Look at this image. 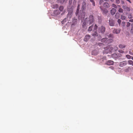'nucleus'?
<instances>
[{"instance_id": "obj_3", "label": "nucleus", "mask_w": 133, "mask_h": 133, "mask_svg": "<svg viewBox=\"0 0 133 133\" xmlns=\"http://www.w3.org/2000/svg\"><path fill=\"white\" fill-rule=\"evenodd\" d=\"M100 8L103 14H106L108 12V10L106 9L103 8L102 6H100Z\"/></svg>"}, {"instance_id": "obj_31", "label": "nucleus", "mask_w": 133, "mask_h": 133, "mask_svg": "<svg viewBox=\"0 0 133 133\" xmlns=\"http://www.w3.org/2000/svg\"><path fill=\"white\" fill-rule=\"evenodd\" d=\"M129 67H128L127 68L124 70V71L125 72H128L129 70Z\"/></svg>"}, {"instance_id": "obj_20", "label": "nucleus", "mask_w": 133, "mask_h": 133, "mask_svg": "<svg viewBox=\"0 0 133 133\" xmlns=\"http://www.w3.org/2000/svg\"><path fill=\"white\" fill-rule=\"evenodd\" d=\"M120 15L119 13H116L115 15V17L118 19Z\"/></svg>"}, {"instance_id": "obj_44", "label": "nucleus", "mask_w": 133, "mask_h": 133, "mask_svg": "<svg viewBox=\"0 0 133 133\" xmlns=\"http://www.w3.org/2000/svg\"><path fill=\"white\" fill-rule=\"evenodd\" d=\"M125 10H126L127 11H130V9L129 8V7H127V8Z\"/></svg>"}, {"instance_id": "obj_39", "label": "nucleus", "mask_w": 133, "mask_h": 133, "mask_svg": "<svg viewBox=\"0 0 133 133\" xmlns=\"http://www.w3.org/2000/svg\"><path fill=\"white\" fill-rule=\"evenodd\" d=\"M117 22L119 24H120L121 22V21L120 19H119L117 21Z\"/></svg>"}, {"instance_id": "obj_1", "label": "nucleus", "mask_w": 133, "mask_h": 133, "mask_svg": "<svg viewBox=\"0 0 133 133\" xmlns=\"http://www.w3.org/2000/svg\"><path fill=\"white\" fill-rule=\"evenodd\" d=\"M87 18L85 19L84 22L83 23V26L84 27L86 24L89 23V24H90L93 23L94 21V18L93 16L92 15H90L89 16L88 22L87 21Z\"/></svg>"}, {"instance_id": "obj_56", "label": "nucleus", "mask_w": 133, "mask_h": 133, "mask_svg": "<svg viewBox=\"0 0 133 133\" xmlns=\"http://www.w3.org/2000/svg\"><path fill=\"white\" fill-rule=\"evenodd\" d=\"M131 11H132V12H133V10H131Z\"/></svg>"}, {"instance_id": "obj_45", "label": "nucleus", "mask_w": 133, "mask_h": 133, "mask_svg": "<svg viewBox=\"0 0 133 133\" xmlns=\"http://www.w3.org/2000/svg\"><path fill=\"white\" fill-rule=\"evenodd\" d=\"M131 32L132 33H133V26L132 27L131 29Z\"/></svg>"}, {"instance_id": "obj_36", "label": "nucleus", "mask_w": 133, "mask_h": 133, "mask_svg": "<svg viewBox=\"0 0 133 133\" xmlns=\"http://www.w3.org/2000/svg\"><path fill=\"white\" fill-rule=\"evenodd\" d=\"M117 56H118V58H119V57H121L122 56V55L119 53H117Z\"/></svg>"}, {"instance_id": "obj_48", "label": "nucleus", "mask_w": 133, "mask_h": 133, "mask_svg": "<svg viewBox=\"0 0 133 133\" xmlns=\"http://www.w3.org/2000/svg\"><path fill=\"white\" fill-rule=\"evenodd\" d=\"M129 21L130 22H133V19H130Z\"/></svg>"}, {"instance_id": "obj_14", "label": "nucleus", "mask_w": 133, "mask_h": 133, "mask_svg": "<svg viewBox=\"0 0 133 133\" xmlns=\"http://www.w3.org/2000/svg\"><path fill=\"white\" fill-rule=\"evenodd\" d=\"M54 14L55 15H58L60 14V12H59L58 10H56L54 11Z\"/></svg>"}, {"instance_id": "obj_50", "label": "nucleus", "mask_w": 133, "mask_h": 133, "mask_svg": "<svg viewBox=\"0 0 133 133\" xmlns=\"http://www.w3.org/2000/svg\"><path fill=\"white\" fill-rule=\"evenodd\" d=\"M65 21V19H64L63 20V21H62V24H63L64 23V22Z\"/></svg>"}, {"instance_id": "obj_55", "label": "nucleus", "mask_w": 133, "mask_h": 133, "mask_svg": "<svg viewBox=\"0 0 133 133\" xmlns=\"http://www.w3.org/2000/svg\"><path fill=\"white\" fill-rule=\"evenodd\" d=\"M111 1H113L114 0H110Z\"/></svg>"}, {"instance_id": "obj_33", "label": "nucleus", "mask_w": 133, "mask_h": 133, "mask_svg": "<svg viewBox=\"0 0 133 133\" xmlns=\"http://www.w3.org/2000/svg\"><path fill=\"white\" fill-rule=\"evenodd\" d=\"M98 44L99 46H102L104 45V44L102 43H98Z\"/></svg>"}, {"instance_id": "obj_28", "label": "nucleus", "mask_w": 133, "mask_h": 133, "mask_svg": "<svg viewBox=\"0 0 133 133\" xmlns=\"http://www.w3.org/2000/svg\"><path fill=\"white\" fill-rule=\"evenodd\" d=\"M108 37L109 38H113L114 37V36L112 34H110L108 36Z\"/></svg>"}, {"instance_id": "obj_19", "label": "nucleus", "mask_w": 133, "mask_h": 133, "mask_svg": "<svg viewBox=\"0 0 133 133\" xmlns=\"http://www.w3.org/2000/svg\"><path fill=\"white\" fill-rule=\"evenodd\" d=\"M90 36L89 35H86L85 36V38H84V41H87V40L85 39L86 38L89 39L90 38Z\"/></svg>"}, {"instance_id": "obj_11", "label": "nucleus", "mask_w": 133, "mask_h": 133, "mask_svg": "<svg viewBox=\"0 0 133 133\" xmlns=\"http://www.w3.org/2000/svg\"><path fill=\"white\" fill-rule=\"evenodd\" d=\"M116 10L115 8H112L111 10V12L112 15H114L115 14Z\"/></svg>"}, {"instance_id": "obj_16", "label": "nucleus", "mask_w": 133, "mask_h": 133, "mask_svg": "<svg viewBox=\"0 0 133 133\" xmlns=\"http://www.w3.org/2000/svg\"><path fill=\"white\" fill-rule=\"evenodd\" d=\"M85 12L84 11H82V13L80 15L81 17L84 18L85 17Z\"/></svg>"}, {"instance_id": "obj_32", "label": "nucleus", "mask_w": 133, "mask_h": 133, "mask_svg": "<svg viewBox=\"0 0 133 133\" xmlns=\"http://www.w3.org/2000/svg\"><path fill=\"white\" fill-rule=\"evenodd\" d=\"M128 18H132V14H129L128 15Z\"/></svg>"}, {"instance_id": "obj_18", "label": "nucleus", "mask_w": 133, "mask_h": 133, "mask_svg": "<svg viewBox=\"0 0 133 133\" xmlns=\"http://www.w3.org/2000/svg\"><path fill=\"white\" fill-rule=\"evenodd\" d=\"M119 47L120 48H125V45H124L121 44L119 45Z\"/></svg>"}, {"instance_id": "obj_34", "label": "nucleus", "mask_w": 133, "mask_h": 133, "mask_svg": "<svg viewBox=\"0 0 133 133\" xmlns=\"http://www.w3.org/2000/svg\"><path fill=\"white\" fill-rule=\"evenodd\" d=\"M118 49V48L116 46H114V49L115 51L117 50Z\"/></svg>"}, {"instance_id": "obj_15", "label": "nucleus", "mask_w": 133, "mask_h": 133, "mask_svg": "<svg viewBox=\"0 0 133 133\" xmlns=\"http://www.w3.org/2000/svg\"><path fill=\"white\" fill-rule=\"evenodd\" d=\"M113 40L112 39H109L107 40L106 41V44H109L112 42L113 41Z\"/></svg>"}, {"instance_id": "obj_41", "label": "nucleus", "mask_w": 133, "mask_h": 133, "mask_svg": "<svg viewBox=\"0 0 133 133\" xmlns=\"http://www.w3.org/2000/svg\"><path fill=\"white\" fill-rule=\"evenodd\" d=\"M118 52L119 53H124V51L122 50H119Z\"/></svg>"}, {"instance_id": "obj_29", "label": "nucleus", "mask_w": 133, "mask_h": 133, "mask_svg": "<svg viewBox=\"0 0 133 133\" xmlns=\"http://www.w3.org/2000/svg\"><path fill=\"white\" fill-rule=\"evenodd\" d=\"M97 26L96 24H95L94 27V31H96V30L97 29Z\"/></svg>"}, {"instance_id": "obj_52", "label": "nucleus", "mask_w": 133, "mask_h": 133, "mask_svg": "<svg viewBox=\"0 0 133 133\" xmlns=\"http://www.w3.org/2000/svg\"><path fill=\"white\" fill-rule=\"evenodd\" d=\"M126 0L127 1H128L130 3H131V2L130 1V0Z\"/></svg>"}, {"instance_id": "obj_23", "label": "nucleus", "mask_w": 133, "mask_h": 133, "mask_svg": "<svg viewBox=\"0 0 133 133\" xmlns=\"http://www.w3.org/2000/svg\"><path fill=\"white\" fill-rule=\"evenodd\" d=\"M93 27V25H92L91 26H90L88 29V30L89 31H91L92 30V28Z\"/></svg>"}, {"instance_id": "obj_37", "label": "nucleus", "mask_w": 133, "mask_h": 133, "mask_svg": "<svg viewBox=\"0 0 133 133\" xmlns=\"http://www.w3.org/2000/svg\"><path fill=\"white\" fill-rule=\"evenodd\" d=\"M116 3L117 4H119L120 3V1L119 0H116Z\"/></svg>"}, {"instance_id": "obj_5", "label": "nucleus", "mask_w": 133, "mask_h": 133, "mask_svg": "<svg viewBox=\"0 0 133 133\" xmlns=\"http://www.w3.org/2000/svg\"><path fill=\"white\" fill-rule=\"evenodd\" d=\"M127 64V62L126 61H123L120 62L119 66L121 67H123L126 65Z\"/></svg>"}, {"instance_id": "obj_26", "label": "nucleus", "mask_w": 133, "mask_h": 133, "mask_svg": "<svg viewBox=\"0 0 133 133\" xmlns=\"http://www.w3.org/2000/svg\"><path fill=\"white\" fill-rule=\"evenodd\" d=\"M126 57L128 59H130L131 58V56L128 55H127Z\"/></svg>"}, {"instance_id": "obj_4", "label": "nucleus", "mask_w": 133, "mask_h": 133, "mask_svg": "<svg viewBox=\"0 0 133 133\" xmlns=\"http://www.w3.org/2000/svg\"><path fill=\"white\" fill-rule=\"evenodd\" d=\"M100 32L102 34H104L105 31V28L104 26H102L99 29Z\"/></svg>"}, {"instance_id": "obj_10", "label": "nucleus", "mask_w": 133, "mask_h": 133, "mask_svg": "<svg viewBox=\"0 0 133 133\" xmlns=\"http://www.w3.org/2000/svg\"><path fill=\"white\" fill-rule=\"evenodd\" d=\"M103 6L105 8H108L109 7V5L108 3L105 2L103 4Z\"/></svg>"}, {"instance_id": "obj_35", "label": "nucleus", "mask_w": 133, "mask_h": 133, "mask_svg": "<svg viewBox=\"0 0 133 133\" xmlns=\"http://www.w3.org/2000/svg\"><path fill=\"white\" fill-rule=\"evenodd\" d=\"M103 0H100L99 2V4L100 5L102 4L103 2Z\"/></svg>"}, {"instance_id": "obj_46", "label": "nucleus", "mask_w": 133, "mask_h": 133, "mask_svg": "<svg viewBox=\"0 0 133 133\" xmlns=\"http://www.w3.org/2000/svg\"><path fill=\"white\" fill-rule=\"evenodd\" d=\"M122 8L126 10V9L127 8V7H126V6H122Z\"/></svg>"}, {"instance_id": "obj_54", "label": "nucleus", "mask_w": 133, "mask_h": 133, "mask_svg": "<svg viewBox=\"0 0 133 133\" xmlns=\"http://www.w3.org/2000/svg\"><path fill=\"white\" fill-rule=\"evenodd\" d=\"M131 58L133 60V56Z\"/></svg>"}, {"instance_id": "obj_7", "label": "nucleus", "mask_w": 133, "mask_h": 133, "mask_svg": "<svg viewBox=\"0 0 133 133\" xmlns=\"http://www.w3.org/2000/svg\"><path fill=\"white\" fill-rule=\"evenodd\" d=\"M109 23L110 25L111 26H113L114 25V21L113 19H110L109 20Z\"/></svg>"}, {"instance_id": "obj_57", "label": "nucleus", "mask_w": 133, "mask_h": 133, "mask_svg": "<svg viewBox=\"0 0 133 133\" xmlns=\"http://www.w3.org/2000/svg\"><path fill=\"white\" fill-rule=\"evenodd\" d=\"M65 0H63V1H64Z\"/></svg>"}, {"instance_id": "obj_51", "label": "nucleus", "mask_w": 133, "mask_h": 133, "mask_svg": "<svg viewBox=\"0 0 133 133\" xmlns=\"http://www.w3.org/2000/svg\"><path fill=\"white\" fill-rule=\"evenodd\" d=\"M121 3L122 4H123L124 3V1H121Z\"/></svg>"}, {"instance_id": "obj_47", "label": "nucleus", "mask_w": 133, "mask_h": 133, "mask_svg": "<svg viewBox=\"0 0 133 133\" xmlns=\"http://www.w3.org/2000/svg\"><path fill=\"white\" fill-rule=\"evenodd\" d=\"M129 53L130 55H133V52H131L130 51L129 52Z\"/></svg>"}, {"instance_id": "obj_27", "label": "nucleus", "mask_w": 133, "mask_h": 133, "mask_svg": "<svg viewBox=\"0 0 133 133\" xmlns=\"http://www.w3.org/2000/svg\"><path fill=\"white\" fill-rule=\"evenodd\" d=\"M126 18V17L125 16H123V15H122L121 17V19L122 20H124Z\"/></svg>"}, {"instance_id": "obj_49", "label": "nucleus", "mask_w": 133, "mask_h": 133, "mask_svg": "<svg viewBox=\"0 0 133 133\" xmlns=\"http://www.w3.org/2000/svg\"><path fill=\"white\" fill-rule=\"evenodd\" d=\"M72 0H70L69 1V3H71L72 2Z\"/></svg>"}, {"instance_id": "obj_53", "label": "nucleus", "mask_w": 133, "mask_h": 133, "mask_svg": "<svg viewBox=\"0 0 133 133\" xmlns=\"http://www.w3.org/2000/svg\"><path fill=\"white\" fill-rule=\"evenodd\" d=\"M109 0H104V1H108Z\"/></svg>"}, {"instance_id": "obj_38", "label": "nucleus", "mask_w": 133, "mask_h": 133, "mask_svg": "<svg viewBox=\"0 0 133 133\" xmlns=\"http://www.w3.org/2000/svg\"><path fill=\"white\" fill-rule=\"evenodd\" d=\"M125 25V22H122L121 25L122 26H124Z\"/></svg>"}, {"instance_id": "obj_12", "label": "nucleus", "mask_w": 133, "mask_h": 133, "mask_svg": "<svg viewBox=\"0 0 133 133\" xmlns=\"http://www.w3.org/2000/svg\"><path fill=\"white\" fill-rule=\"evenodd\" d=\"M112 57L113 58L115 59L118 58L117 54L115 53L114 54H113L112 55Z\"/></svg>"}, {"instance_id": "obj_43", "label": "nucleus", "mask_w": 133, "mask_h": 133, "mask_svg": "<svg viewBox=\"0 0 133 133\" xmlns=\"http://www.w3.org/2000/svg\"><path fill=\"white\" fill-rule=\"evenodd\" d=\"M130 23H129V22H128L127 23V27H129L130 25Z\"/></svg>"}, {"instance_id": "obj_8", "label": "nucleus", "mask_w": 133, "mask_h": 133, "mask_svg": "<svg viewBox=\"0 0 133 133\" xmlns=\"http://www.w3.org/2000/svg\"><path fill=\"white\" fill-rule=\"evenodd\" d=\"M120 31L121 30L119 29H115L113 30L112 32L114 34H119L120 32Z\"/></svg>"}, {"instance_id": "obj_22", "label": "nucleus", "mask_w": 133, "mask_h": 133, "mask_svg": "<svg viewBox=\"0 0 133 133\" xmlns=\"http://www.w3.org/2000/svg\"><path fill=\"white\" fill-rule=\"evenodd\" d=\"M92 35L94 37H96L98 36V34L96 31H94V33L92 34Z\"/></svg>"}, {"instance_id": "obj_30", "label": "nucleus", "mask_w": 133, "mask_h": 133, "mask_svg": "<svg viewBox=\"0 0 133 133\" xmlns=\"http://www.w3.org/2000/svg\"><path fill=\"white\" fill-rule=\"evenodd\" d=\"M118 11L119 12L122 13L123 12V10L122 9L120 8L119 9Z\"/></svg>"}, {"instance_id": "obj_17", "label": "nucleus", "mask_w": 133, "mask_h": 133, "mask_svg": "<svg viewBox=\"0 0 133 133\" xmlns=\"http://www.w3.org/2000/svg\"><path fill=\"white\" fill-rule=\"evenodd\" d=\"M68 10L69 11L68 14H71L72 12L73 9L72 8L70 9L68 8Z\"/></svg>"}, {"instance_id": "obj_40", "label": "nucleus", "mask_w": 133, "mask_h": 133, "mask_svg": "<svg viewBox=\"0 0 133 133\" xmlns=\"http://www.w3.org/2000/svg\"><path fill=\"white\" fill-rule=\"evenodd\" d=\"M80 6V5L79 4L77 6V10L79 11V7Z\"/></svg>"}, {"instance_id": "obj_24", "label": "nucleus", "mask_w": 133, "mask_h": 133, "mask_svg": "<svg viewBox=\"0 0 133 133\" xmlns=\"http://www.w3.org/2000/svg\"><path fill=\"white\" fill-rule=\"evenodd\" d=\"M128 64L130 65H132L133 63V61L132 60H129L128 61Z\"/></svg>"}, {"instance_id": "obj_13", "label": "nucleus", "mask_w": 133, "mask_h": 133, "mask_svg": "<svg viewBox=\"0 0 133 133\" xmlns=\"http://www.w3.org/2000/svg\"><path fill=\"white\" fill-rule=\"evenodd\" d=\"M107 39V38H102L101 40V42L103 43H105L106 44V41Z\"/></svg>"}, {"instance_id": "obj_25", "label": "nucleus", "mask_w": 133, "mask_h": 133, "mask_svg": "<svg viewBox=\"0 0 133 133\" xmlns=\"http://www.w3.org/2000/svg\"><path fill=\"white\" fill-rule=\"evenodd\" d=\"M59 9L60 11H63V7L62 6H61L59 7Z\"/></svg>"}, {"instance_id": "obj_6", "label": "nucleus", "mask_w": 133, "mask_h": 133, "mask_svg": "<svg viewBox=\"0 0 133 133\" xmlns=\"http://www.w3.org/2000/svg\"><path fill=\"white\" fill-rule=\"evenodd\" d=\"M86 4L85 1H83L82 3V10H85L86 8Z\"/></svg>"}, {"instance_id": "obj_21", "label": "nucleus", "mask_w": 133, "mask_h": 133, "mask_svg": "<svg viewBox=\"0 0 133 133\" xmlns=\"http://www.w3.org/2000/svg\"><path fill=\"white\" fill-rule=\"evenodd\" d=\"M90 1L92 3V4L94 6H95V3L94 0H90Z\"/></svg>"}, {"instance_id": "obj_2", "label": "nucleus", "mask_w": 133, "mask_h": 133, "mask_svg": "<svg viewBox=\"0 0 133 133\" xmlns=\"http://www.w3.org/2000/svg\"><path fill=\"white\" fill-rule=\"evenodd\" d=\"M106 48L107 49V50L104 51V53H106L107 54L108 52H111L113 49V48L112 47H110L109 46H108Z\"/></svg>"}, {"instance_id": "obj_9", "label": "nucleus", "mask_w": 133, "mask_h": 133, "mask_svg": "<svg viewBox=\"0 0 133 133\" xmlns=\"http://www.w3.org/2000/svg\"><path fill=\"white\" fill-rule=\"evenodd\" d=\"M114 62L111 60H109L106 62V64L108 65H111L113 64Z\"/></svg>"}, {"instance_id": "obj_42", "label": "nucleus", "mask_w": 133, "mask_h": 133, "mask_svg": "<svg viewBox=\"0 0 133 133\" xmlns=\"http://www.w3.org/2000/svg\"><path fill=\"white\" fill-rule=\"evenodd\" d=\"M112 6L114 7L115 8H117V6L115 4H112Z\"/></svg>"}]
</instances>
